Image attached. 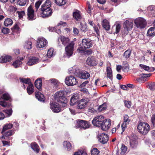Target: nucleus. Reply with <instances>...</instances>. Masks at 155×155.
I'll return each instance as SVG.
<instances>
[{
  "mask_svg": "<svg viewBox=\"0 0 155 155\" xmlns=\"http://www.w3.org/2000/svg\"><path fill=\"white\" fill-rule=\"evenodd\" d=\"M58 41H60L62 44L64 46L67 45L65 48L66 53L68 57L71 56L73 53L74 45V42L72 41L69 43L70 40L69 38L63 36H60L58 38Z\"/></svg>",
  "mask_w": 155,
  "mask_h": 155,
  "instance_id": "nucleus-1",
  "label": "nucleus"
},
{
  "mask_svg": "<svg viewBox=\"0 0 155 155\" xmlns=\"http://www.w3.org/2000/svg\"><path fill=\"white\" fill-rule=\"evenodd\" d=\"M51 4L50 1L47 0L41 5L40 9L43 18L48 17L51 15L52 12L50 8Z\"/></svg>",
  "mask_w": 155,
  "mask_h": 155,
  "instance_id": "nucleus-2",
  "label": "nucleus"
},
{
  "mask_svg": "<svg viewBox=\"0 0 155 155\" xmlns=\"http://www.w3.org/2000/svg\"><path fill=\"white\" fill-rule=\"evenodd\" d=\"M137 128L139 132L145 135L149 131L150 127L147 123L141 122L139 123Z\"/></svg>",
  "mask_w": 155,
  "mask_h": 155,
  "instance_id": "nucleus-3",
  "label": "nucleus"
},
{
  "mask_svg": "<svg viewBox=\"0 0 155 155\" xmlns=\"http://www.w3.org/2000/svg\"><path fill=\"white\" fill-rule=\"evenodd\" d=\"M134 24L137 28L141 29L146 27L147 23L146 20L143 18L139 17L135 20Z\"/></svg>",
  "mask_w": 155,
  "mask_h": 155,
  "instance_id": "nucleus-4",
  "label": "nucleus"
},
{
  "mask_svg": "<svg viewBox=\"0 0 155 155\" xmlns=\"http://www.w3.org/2000/svg\"><path fill=\"white\" fill-rule=\"evenodd\" d=\"M55 99L57 101H60V99H62L63 101L64 102V105H65L67 102V98L64 96V91H59L55 93L54 95Z\"/></svg>",
  "mask_w": 155,
  "mask_h": 155,
  "instance_id": "nucleus-5",
  "label": "nucleus"
},
{
  "mask_svg": "<svg viewBox=\"0 0 155 155\" xmlns=\"http://www.w3.org/2000/svg\"><path fill=\"white\" fill-rule=\"evenodd\" d=\"M90 123L85 120H78L76 124V127L77 128H83L84 129L89 128L90 126Z\"/></svg>",
  "mask_w": 155,
  "mask_h": 155,
  "instance_id": "nucleus-6",
  "label": "nucleus"
},
{
  "mask_svg": "<svg viewBox=\"0 0 155 155\" xmlns=\"http://www.w3.org/2000/svg\"><path fill=\"white\" fill-rule=\"evenodd\" d=\"M65 82L66 84L68 86L74 85L78 83L75 77L71 75L66 77Z\"/></svg>",
  "mask_w": 155,
  "mask_h": 155,
  "instance_id": "nucleus-7",
  "label": "nucleus"
},
{
  "mask_svg": "<svg viewBox=\"0 0 155 155\" xmlns=\"http://www.w3.org/2000/svg\"><path fill=\"white\" fill-rule=\"evenodd\" d=\"M104 120V116L102 115L98 116L94 118L92 123L94 126L100 127Z\"/></svg>",
  "mask_w": 155,
  "mask_h": 155,
  "instance_id": "nucleus-8",
  "label": "nucleus"
},
{
  "mask_svg": "<svg viewBox=\"0 0 155 155\" xmlns=\"http://www.w3.org/2000/svg\"><path fill=\"white\" fill-rule=\"evenodd\" d=\"M47 43V41L44 38H38L37 40L36 47L38 48H42L45 46Z\"/></svg>",
  "mask_w": 155,
  "mask_h": 155,
  "instance_id": "nucleus-9",
  "label": "nucleus"
},
{
  "mask_svg": "<svg viewBox=\"0 0 155 155\" xmlns=\"http://www.w3.org/2000/svg\"><path fill=\"white\" fill-rule=\"evenodd\" d=\"M124 34L127 35L128 33V31H130L133 28V23L132 22L129 21L128 20H126L124 22Z\"/></svg>",
  "mask_w": 155,
  "mask_h": 155,
  "instance_id": "nucleus-10",
  "label": "nucleus"
},
{
  "mask_svg": "<svg viewBox=\"0 0 155 155\" xmlns=\"http://www.w3.org/2000/svg\"><path fill=\"white\" fill-rule=\"evenodd\" d=\"M27 15L28 18L30 20L35 19L34 11L31 5H30L28 8L27 10Z\"/></svg>",
  "mask_w": 155,
  "mask_h": 155,
  "instance_id": "nucleus-11",
  "label": "nucleus"
},
{
  "mask_svg": "<svg viewBox=\"0 0 155 155\" xmlns=\"http://www.w3.org/2000/svg\"><path fill=\"white\" fill-rule=\"evenodd\" d=\"M129 139L130 147L132 148L136 147L138 145L137 137L133 134L129 137Z\"/></svg>",
  "mask_w": 155,
  "mask_h": 155,
  "instance_id": "nucleus-12",
  "label": "nucleus"
},
{
  "mask_svg": "<svg viewBox=\"0 0 155 155\" xmlns=\"http://www.w3.org/2000/svg\"><path fill=\"white\" fill-rule=\"evenodd\" d=\"M111 126V120L110 119H105L102 122L100 126L101 129L104 131H106L108 130Z\"/></svg>",
  "mask_w": 155,
  "mask_h": 155,
  "instance_id": "nucleus-13",
  "label": "nucleus"
},
{
  "mask_svg": "<svg viewBox=\"0 0 155 155\" xmlns=\"http://www.w3.org/2000/svg\"><path fill=\"white\" fill-rule=\"evenodd\" d=\"M40 61L39 58L36 57H30L28 58L27 64L29 66L38 63Z\"/></svg>",
  "mask_w": 155,
  "mask_h": 155,
  "instance_id": "nucleus-14",
  "label": "nucleus"
},
{
  "mask_svg": "<svg viewBox=\"0 0 155 155\" xmlns=\"http://www.w3.org/2000/svg\"><path fill=\"white\" fill-rule=\"evenodd\" d=\"M92 46L91 40L89 39H83L82 40V44H81V46L84 48H89Z\"/></svg>",
  "mask_w": 155,
  "mask_h": 155,
  "instance_id": "nucleus-15",
  "label": "nucleus"
},
{
  "mask_svg": "<svg viewBox=\"0 0 155 155\" xmlns=\"http://www.w3.org/2000/svg\"><path fill=\"white\" fill-rule=\"evenodd\" d=\"M86 48L80 46L78 48L77 51L78 53L82 54L89 55L92 54V51L91 49L86 50Z\"/></svg>",
  "mask_w": 155,
  "mask_h": 155,
  "instance_id": "nucleus-16",
  "label": "nucleus"
},
{
  "mask_svg": "<svg viewBox=\"0 0 155 155\" xmlns=\"http://www.w3.org/2000/svg\"><path fill=\"white\" fill-rule=\"evenodd\" d=\"M50 107L54 112L58 113L61 111L59 104L55 102H52L50 103Z\"/></svg>",
  "mask_w": 155,
  "mask_h": 155,
  "instance_id": "nucleus-17",
  "label": "nucleus"
},
{
  "mask_svg": "<svg viewBox=\"0 0 155 155\" xmlns=\"http://www.w3.org/2000/svg\"><path fill=\"white\" fill-rule=\"evenodd\" d=\"M89 100L88 99H82L78 103V109H82L85 108Z\"/></svg>",
  "mask_w": 155,
  "mask_h": 155,
  "instance_id": "nucleus-18",
  "label": "nucleus"
},
{
  "mask_svg": "<svg viewBox=\"0 0 155 155\" xmlns=\"http://www.w3.org/2000/svg\"><path fill=\"white\" fill-rule=\"evenodd\" d=\"M108 136L104 134H101L98 136L99 141L103 144L106 143L108 141Z\"/></svg>",
  "mask_w": 155,
  "mask_h": 155,
  "instance_id": "nucleus-19",
  "label": "nucleus"
},
{
  "mask_svg": "<svg viewBox=\"0 0 155 155\" xmlns=\"http://www.w3.org/2000/svg\"><path fill=\"white\" fill-rule=\"evenodd\" d=\"M86 62L88 65L91 66H95L97 64L95 58L93 56L89 57L87 59Z\"/></svg>",
  "mask_w": 155,
  "mask_h": 155,
  "instance_id": "nucleus-20",
  "label": "nucleus"
},
{
  "mask_svg": "<svg viewBox=\"0 0 155 155\" xmlns=\"http://www.w3.org/2000/svg\"><path fill=\"white\" fill-rule=\"evenodd\" d=\"M69 70L70 74H74L78 77L81 72L78 68L75 67L70 68Z\"/></svg>",
  "mask_w": 155,
  "mask_h": 155,
  "instance_id": "nucleus-21",
  "label": "nucleus"
},
{
  "mask_svg": "<svg viewBox=\"0 0 155 155\" xmlns=\"http://www.w3.org/2000/svg\"><path fill=\"white\" fill-rule=\"evenodd\" d=\"M79 98V96L78 94H74L71 97L70 101V104L71 105H74L77 102Z\"/></svg>",
  "mask_w": 155,
  "mask_h": 155,
  "instance_id": "nucleus-22",
  "label": "nucleus"
},
{
  "mask_svg": "<svg viewBox=\"0 0 155 155\" xmlns=\"http://www.w3.org/2000/svg\"><path fill=\"white\" fill-rule=\"evenodd\" d=\"M121 26L119 23L114 25L112 28V31L114 35L118 34L120 31Z\"/></svg>",
  "mask_w": 155,
  "mask_h": 155,
  "instance_id": "nucleus-23",
  "label": "nucleus"
},
{
  "mask_svg": "<svg viewBox=\"0 0 155 155\" xmlns=\"http://www.w3.org/2000/svg\"><path fill=\"white\" fill-rule=\"evenodd\" d=\"M63 145L64 149L67 151H70L71 150L72 145L68 141H64L63 143Z\"/></svg>",
  "mask_w": 155,
  "mask_h": 155,
  "instance_id": "nucleus-24",
  "label": "nucleus"
},
{
  "mask_svg": "<svg viewBox=\"0 0 155 155\" xmlns=\"http://www.w3.org/2000/svg\"><path fill=\"white\" fill-rule=\"evenodd\" d=\"M12 60V58L10 56L2 55L0 58V63H5L9 62Z\"/></svg>",
  "mask_w": 155,
  "mask_h": 155,
  "instance_id": "nucleus-25",
  "label": "nucleus"
},
{
  "mask_svg": "<svg viewBox=\"0 0 155 155\" xmlns=\"http://www.w3.org/2000/svg\"><path fill=\"white\" fill-rule=\"evenodd\" d=\"M102 25L103 28L106 31H109L110 29V25L109 22L106 19L103 20Z\"/></svg>",
  "mask_w": 155,
  "mask_h": 155,
  "instance_id": "nucleus-26",
  "label": "nucleus"
},
{
  "mask_svg": "<svg viewBox=\"0 0 155 155\" xmlns=\"http://www.w3.org/2000/svg\"><path fill=\"white\" fill-rule=\"evenodd\" d=\"M90 76L89 73L86 71L81 72L79 77L81 79H87Z\"/></svg>",
  "mask_w": 155,
  "mask_h": 155,
  "instance_id": "nucleus-27",
  "label": "nucleus"
},
{
  "mask_svg": "<svg viewBox=\"0 0 155 155\" xmlns=\"http://www.w3.org/2000/svg\"><path fill=\"white\" fill-rule=\"evenodd\" d=\"M36 97L40 101H44V96L40 92L36 91L35 93Z\"/></svg>",
  "mask_w": 155,
  "mask_h": 155,
  "instance_id": "nucleus-28",
  "label": "nucleus"
},
{
  "mask_svg": "<svg viewBox=\"0 0 155 155\" xmlns=\"http://www.w3.org/2000/svg\"><path fill=\"white\" fill-rule=\"evenodd\" d=\"M51 85L55 88H57L59 86L60 82L55 79H51L49 80Z\"/></svg>",
  "mask_w": 155,
  "mask_h": 155,
  "instance_id": "nucleus-29",
  "label": "nucleus"
},
{
  "mask_svg": "<svg viewBox=\"0 0 155 155\" xmlns=\"http://www.w3.org/2000/svg\"><path fill=\"white\" fill-rule=\"evenodd\" d=\"M35 85L36 87L40 90L41 89L42 81L41 79H38L36 80L35 82Z\"/></svg>",
  "mask_w": 155,
  "mask_h": 155,
  "instance_id": "nucleus-30",
  "label": "nucleus"
},
{
  "mask_svg": "<svg viewBox=\"0 0 155 155\" xmlns=\"http://www.w3.org/2000/svg\"><path fill=\"white\" fill-rule=\"evenodd\" d=\"M2 134L5 136L8 137L13 135L15 133L14 130H9L6 131V130H2Z\"/></svg>",
  "mask_w": 155,
  "mask_h": 155,
  "instance_id": "nucleus-31",
  "label": "nucleus"
},
{
  "mask_svg": "<svg viewBox=\"0 0 155 155\" xmlns=\"http://www.w3.org/2000/svg\"><path fill=\"white\" fill-rule=\"evenodd\" d=\"M27 91L29 95L31 94L34 91V87L31 83H30L27 88Z\"/></svg>",
  "mask_w": 155,
  "mask_h": 155,
  "instance_id": "nucleus-32",
  "label": "nucleus"
},
{
  "mask_svg": "<svg viewBox=\"0 0 155 155\" xmlns=\"http://www.w3.org/2000/svg\"><path fill=\"white\" fill-rule=\"evenodd\" d=\"M47 55V56L49 58L54 56L55 55V52L54 51V49L52 48H49L48 50Z\"/></svg>",
  "mask_w": 155,
  "mask_h": 155,
  "instance_id": "nucleus-33",
  "label": "nucleus"
},
{
  "mask_svg": "<svg viewBox=\"0 0 155 155\" xmlns=\"http://www.w3.org/2000/svg\"><path fill=\"white\" fill-rule=\"evenodd\" d=\"M155 35V28L152 27L148 30L147 33L148 36H151Z\"/></svg>",
  "mask_w": 155,
  "mask_h": 155,
  "instance_id": "nucleus-34",
  "label": "nucleus"
},
{
  "mask_svg": "<svg viewBox=\"0 0 155 155\" xmlns=\"http://www.w3.org/2000/svg\"><path fill=\"white\" fill-rule=\"evenodd\" d=\"M32 43L31 41H26L24 45V48L26 49H30L32 48Z\"/></svg>",
  "mask_w": 155,
  "mask_h": 155,
  "instance_id": "nucleus-35",
  "label": "nucleus"
},
{
  "mask_svg": "<svg viewBox=\"0 0 155 155\" xmlns=\"http://www.w3.org/2000/svg\"><path fill=\"white\" fill-rule=\"evenodd\" d=\"M80 28L81 31L84 32H86L87 30V26L86 24V23L84 22L83 23H80Z\"/></svg>",
  "mask_w": 155,
  "mask_h": 155,
  "instance_id": "nucleus-36",
  "label": "nucleus"
},
{
  "mask_svg": "<svg viewBox=\"0 0 155 155\" xmlns=\"http://www.w3.org/2000/svg\"><path fill=\"white\" fill-rule=\"evenodd\" d=\"M31 148L37 153L39 151V147L38 145L35 143H33L31 144Z\"/></svg>",
  "mask_w": 155,
  "mask_h": 155,
  "instance_id": "nucleus-37",
  "label": "nucleus"
},
{
  "mask_svg": "<svg viewBox=\"0 0 155 155\" xmlns=\"http://www.w3.org/2000/svg\"><path fill=\"white\" fill-rule=\"evenodd\" d=\"M73 16L77 20H78L81 18L80 12L78 11H77L74 12L73 14Z\"/></svg>",
  "mask_w": 155,
  "mask_h": 155,
  "instance_id": "nucleus-38",
  "label": "nucleus"
},
{
  "mask_svg": "<svg viewBox=\"0 0 155 155\" xmlns=\"http://www.w3.org/2000/svg\"><path fill=\"white\" fill-rule=\"evenodd\" d=\"M106 71L107 77L110 79H111L112 77V74L111 68L109 67H107Z\"/></svg>",
  "mask_w": 155,
  "mask_h": 155,
  "instance_id": "nucleus-39",
  "label": "nucleus"
},
{
  "mask_svg": "<svg viewBox=\"0 0 155 155\" xmlns=\"http://www.w3.org/2000/svg\"><path fill=\"white\" fill-rule=\"evenodd\" d=\"M13 21L10 18H7L4 21V25L6 26L12 25L13 24Z\"/></svg>",
  "mask_w": 155,
  "mask_h": 155,
  "instance_id": "nucleus-40",
  "label": "nucleus"
},
{
  "mask_svg": "<svg viewBox=\"0 0 155 155\" xmlns=\"http://www.w3.org/2000/svg\"><path fill=\"white\" fill-rule=\"evenodd\" d=\"M99 151L96 148H93L91 150V155H99Z\"/></svg>",
  "mask_w": 155,
  "mask_h": 155,
  "instance_id": "nucleus-41",
  "label": "nucleus"
},
{
  "mask_svg": "<svg viewBox=\"0 0 155 155\" xmlns=\"http://www.w3.org/2000/svg\"><path fill=\"white\" fill-rule=\"evenodd\" d=\"M22 62L19 60H17L14 61L12 64V65L15 68H17L19 67Z\"/></svg>",
  "mask_w": 155,
  "mask_h": 155,
  "instance_id": "nucleus-42",
  "label": "nucleus"
},
{
  "mask_svg": "<svg viewBox=\"0 0 155 155\" xmlns=\"http://www.w3.org/2000/svg\"><path fill=\"white\" fill-rule=\"evenodd\" d=\"M56 3L59 6L65 5L66 2V0H55Z\"/></svg>",
  "mask_w": 155,
  "mask_h": 155,
  "instance_id": "nucleus-43",
  "label": "nucleus"
},
{
  "mask_svg": "<svg viewBox=\"0 0 155 155\" xmlns=\"http://www.w3.org/2000/svg\"><path fill=\"white\" fill-rule=\"evenodd\" d=\"M27 0H18L17 4L20 6H25L26 4Z\"/></svg>",
  "mask_w": 155,
  "mask_h": 155,
  "instance_id": "nucleus-44",
  "label": "nucleus"
},
{
  "mask_svg": "<svg viewBox=\"0 0 155 155\" xmlns=\"http://www.w3.org/2000/svg\"><path fill=\"white\" fill-rule=\"evenodd\" d=\"M13 127V125L12 124H6L4 126L2 130H7L12 128Z\"/></svg>",
  "mask_w": 155,
  "mask_h": 155,
  "instance_id": "nucleus-45",
  "label": "nucleus"
},
{
  "mask_svg": "<svg viewBox=\"0 0 155 155\" xmlns=\"http://www.w3.org/2000/svg\"><path fill=\"white\" fill-rule=\"evenodd\" d=\"M106 108V104L105 103H104L102 105L99 106L98 108V110L99 111H101L105 110Z\"/></svg>",
  "mask_w": 155,
  "mask_h": 155,
  "instance_id": "nucleus-46",
  "label": "nucleus"
},
{
  "mask_svg": "<svg viewBox=\"0 0 155 155\" xmlns=\"http://www.w3.org/2000/svg\"><path fill=\"white\" fill-rule=\"evenodd\" d=\"M74 155H87V153L83 150H79L76 152Z\"/></svg>",
  "mask_w": 155,
  "mask_h": 155,
  "instance_id": "nucleus-47",
  "label": "nucleus"
},
{
  "mask_svg": "<svg viewBox=\"0 0 155 155\" xmlns=\"http://www.w3.org/2000/svg\"><path fill=\"white\" fill-rule=\"evenodd\" d=\"M21 82H22L23 83L25 84H28L29 85L30 83H31L30 81V80L28 78L26 79L25 78H20V79Z\"/></svg>",
  "mask_w": 155,
  "mask_h": 155,
  "instance_id": "nucleus-48",
  "label": "nucleus"
},
{
  "mask_svg": "<svg viewBox=\"0 0 155 155\" xmlns=\"http://www.w3.org/2000/svg\"><path fill=\"white\" fill-rule=\"evenodd\" d=\"M1 97L2 99L6 101L9 100L10 98V97L8 93L3 94Z\"/></svg>",
  "mask_w": 155,
  "mask_h": 155,
  "instance_id": "nucleus-49",
  "label": "nucleus"
},
{
  "mask_svg": "<svg viewBox=\"0 0 155 155\" xmlns=\"http://www.w3.org/2000/svg\"><path fill=\"white\" fill-rule=\"evenodd\" d=\"M131 51L130 50L126 51L124 53V56L126 58H128L130 55Z\"/></svg>",
  "mask_w": 155,
  "mask_h": 155,
  "instance_id": "nucleus-50",
  "label": "nucleus"
},
{
  "mask_svg": "<svg viewBox=\"0 0 155 155\" xmlns=\"http://www.w3.org/2000/svg\"><path fill=\"white\" fill-rule=\"evenodd\" d=\"M42 3V1L41 0H39L35 4V7L36 9V12H37L38 10L39 7L40 5Z\"/></svg>",
  "mask_w": 155,
  "mask_h": 155,
  "instance_id": "nucleus-51",
  "label": "nucleus"
},
{
  "mask_svg": "<svg viewBox=\"0 0 155 155\" xmlns=\"http://www.w3.org/2000/svg\"><path fill=\"white\" fill-rule=\"evenodd\" d=\"M127 150V147L124 145H123L121 148V154H124Z\"/></svg>",
  "mask_w": 155,
  "mask_h": 155,
  "instance_id": "nucleus-52",
  "label": "nucleus"
},
{
  "mask_svg": "<svg viewBox=\"0 0 155 155\" xmlns=\"http://www.w3.org/2000/svg\"><path fill=\"white\" fill-rule=\"evenodd\" d=\"M125 106L128 108H130L131 106V103L130 101L125 100L124 101Z\"/></svg>",
  "mask_w": 155,
  "mask_h": 155,
  "instance_id": "nucleus-53",
  "label": "nucleus"
},
{
  "mask_svg": "<svg viewBox=\"0 0 155 155\" xmlns=\"http://www.w3.org/2000/svg\"><path fill=\"white\" fill-rule=\"evenodd\" d=\"M2 33L5 34L8 33L10 31V30L7 28L3 27L2 30Z\"/></svg>",
  "mask_w": 155,
  "mask_h": 155,
  "instance_id": "nucleus-54",
  "label": "nucleus"
},
{
  "mask_svg": "<svg viewBox=\"0 0 155 155\" xmlns=\"http://www.w3.org/2000/svg\"><path fill=\"white\" fill-rule=\"evenodd\" d=\"M139 66L141 68L149 72V70L150 69V67L149 66L142 64H140Z\"/></svg>",
  "mask_w": 155,
  "mask_h": 155,
  "instance_id": "nucleus-55",
  "label": "nucleus"
},
{
  "mask_svg": "<svg viewBox=\"0 0 155 155\" xmlns=\"http://www.w3.org/2000/svg\"><path fill=\"white\" fill-rule=\"evenodd\" d=\"M149 86L150 90L154 91L155 90V82H151Z\"/></svg>",
  "mask_w": 155,
  "mask_h": 155,
  "instance_id": "nucleus-56",
  "label": "nucleus"
},
{
  "mask_svg": "<svg viewBox=\"0 0 155 155\" xmlns=\"http://www.w3.org/2000/svg\"><path fill=\"white\" fill-rule=\"evenodd\" d=\"M63 100L62 99H60V101H57L58 103H59L60 104V106H61L62 107H66L67 105V103L68 102V101L67 100V102L65 103L66 104L65 105H64V102L63 101Z\"/></svg>",
  "mask_w": 155,
  "mask_h": 155,
  "instance_id": "nucleus-57",
  "label": "nucleus"
},
{
  "mask_svg": "<svg viewBox=\"0 0 155 155\" xmlns=\"http://www.w3.org/2000/svg\"><path fill=\"white\" fill-rule=\"evenodd\" d=\"M17 13L18 14V17L20 18H22L23 16L25 15V13L24 11H17Z\"/></svg>",
  "mask_w": 155,
  "mask_h": 155,
  "instance_id": "nucleus-58",
  "label": "nucleus"
},
{
  "mask_svg": "<svg viewBox=\"0 0 155 155\" xmlns=\"http://www.w3.org/2000/svg\"><path fill=\"white\" fill-rule=\"evenodd\" d=\"M124 121L127 123L128 124L129 122H130V120L129 118V117L127 115H125L124 116Z\"/></svg>",
  "mask_w": 155,
  "mask_h": 155,
  "instance_id": "nucleus-59",
  "label": "nucleus"
},
{
  "mask_svg": "<svg viewBox=\"0 0 155 155\" xmlns=\"http://www.w3.org/2000/svg\"><path fill=\"white\" fill-rule=\"evenodd\" d=\"M128 124L127 123L124 122L121 125V127L122 129L123 132L125 130L126 128L127 127V125Z\"/></svg>",
  "mask_w": 155,
  "mask_h": 155,
  "instance_id": "nucleus-60",
  "label": "nucleus"
},
{
  "mask_svg": "<svg viewBox=\"0 0 155 155\" xmlns=\"http://www.w3.org/2000/svg\"><path fill=\"white\" fill-rule=\"evenodd\" d=\"M4 112L7 114L8 116H10L12 113V110L11 109L7 110H4Z\"/></svg>",
  "mask_w": 155,
  "mask_h": 155,
  "instance_id": "nucleus-61",
  "label": "nucleus"
},
{
  "mask_svg": "<svg viewBox=\"0 0 155 155\" xmlns=\"http://www.w3.org/2000/svg\"><path fill=\"white\" fill-rule=\"evenodd\" d=\"M94 29V31L96 32L97 34L98 35H99L100 32L99 30V28L98 27H96L95 26L93 27Z\"/></svg>",
  "mask_w": 155,
  "mask_h": 155,
  "instance_id": "nucleus-62",
  "label": "nucleus"
},
{
  "mask_svg": "<svg viewBox=\"0 0 155 155\" xmlns=\"http://www.w3.org/2000/svg\"><path fill=\"white\" fill-rule=\"evenodd\" d=\"M151 120L153 124L155 125V114L152 115Z\"/></svg>",
  "mask_w": 155,
  "mask_h": 155,
  "instance_id": "nucleus-63",
  "label": "nucleus"
},
{
  "mask_svg": "<svg viewBox=\"0 0 155 155\" xmlns=\"http://www.w3.org/2000/svg\"><path fill=\"white\" fill-rule=\"evenodd\" d=\"M89 82L87 81H85L80 85V87H85L87 84L89 83Z\"/></svg>",
  "mask_w": 155,
  "mask_h": 155,
  "instance_id": "nucleus-64",
  "label": "nucleus"
}]
</instances>
